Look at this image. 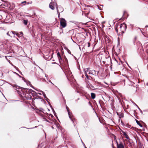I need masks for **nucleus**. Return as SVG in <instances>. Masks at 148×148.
<instances>
[{"label": "nucleus", "mask_w": 148, "mask_h": 148, "mask_svg": "<svg viewBox=\"0 0 148 148\" xmlns=\"http://www.w3.org/2000/svg\"><path fill=\"white\" fill-rule=\"evenodd\" d=\"M118 26H119L120 30L123 33L124 32V31L126 29V25L124 23H123L121 24L117 25V27H118Z\"/></svg>", "instance_id": "obj_1"}, {"label": "nucleus", "mask_w": 148, "mask_h": 148, "mask_svg": "<svg viewBox=\"0 0 148 148\" xmlns=\"http://www.w3.org/2000/svg\"><path fill=\"white\" fill-rule=\"evenodd\" d=\"M55 0H52V2L50 3L49 5V8L52 10L54 9V6H56V8H58L57 5L56 3H55Z\"/></svg>", "instance_id": "obj_2"}, {"label": "nucleus", "mask_w": 148, "mask_h": 148, "mask_svg": "<svg viewBox=\"0 0 148 148\" xmlns=\"http://www.w3.org/2000/svg\"><path fill=\"white\" fill-rule=\"evenodd\" d=\"M60 23L62 27H64L66 26V21L64 19L61 18L60 20Z\"/></svg>", "instance_id": "obj_3"}, {"label": "nucleus", "mask_w": 148, "mask_h": 148, "mask_svg": "<svg viewBox=\"0 0 148 148\" xmlns=\"http://www.w3.org/2000/svg\"><path fill=\"white\" fill-rule=\"evenodd\" d=\"M116 144L117 148H124V145L122 143L120 142L119 143L117 142H116Z\"/></svg>", "instance_id": "obj_4"}, {"label": "nucleus", "mask_w": 148, "mask_h": 148, "mask_svg": "<svg viewBox=\"0 0 148 148\" xmlns=\"http://www.w3.org/2000/svg\"><path fill=\"white\" fill-rule=\"evenodd\" d=\"M104 40L106 43L107 42L108 43L109 42L110 40L109 39V38L107 36H104Z\"/></svg>", "instance_id": "obj_5"}, {"label": "nucleus", "mask_w": 148, "mask_h": 148, "mask_svg": "<svg viewBox=\"0 0 148 148\" xmlns=\"http://www.w3.org/2000/svg\"><path fill=\"white\" fill-rule=\"evenodd\" d=\"M122 132L123 133V135L124 136H125V137L128 140H130V138L128 136L126 133L124 131H122Z\"/></svg>", "instance_id": "obj_6"}, {"label": "nucleus", "mask_w": 148, "mask_h": 148, "mask_svg": "<svg viewBox=\"0 0 148 148\" xmlns=\"http://www.w3.org/2000/svg\"><path fill=\"white\" fill-rule=\"evenodd\" d=\"M91 74L92 73H91ZM88 74H90V70H89V69H87L86 71V77H88V76L87 75Z\"/></svg>", "instance_id": "obj_7"}, {"label": "nucleus", "mask_w": 148, "mask_h": 148, "mask_svg": "<svg viewBox=\"0 0 148 148\" xmlns=\"http://www.w3.org/2000/svg\"><path fill=\"white\" fill-rule=\"evenodd\" d=\"M103 5H100V6L98 5H97V7L100 10H102L103 8Z\"/></svg>", "instance_id": "obj_8"}, {"label": "nucleus", "mask_w": 148, "mask_h": 148, "mask_svg": "<svg viewBox=\"0 0 148 148\" xmlns=\"http://www.w3.org/2000/svg\"><path fill=\"white\" fill-rule=\"evenodd\" d=\"M57 56H58V57L59 60H61L62 59H61V57L60 54L59 52H58L57 53Z\"/></svg>", "instance_id": "obj_9"}, {"label": "nucleus", "mask_w": 148, "mask_h": 148, "mask_svg": "<svg viewBox=\"0 0 148 148\" xmlns=\"http://www.w3.org/2000/svg\"><path fill=\"white\" fill-rule=\"evenodd\" d=\"M136 122L137 124L139 125L140 127H142V125L138 121V120H136Z\"/></svg>", "instance_id": "obj_10"}, {"label": "nucleus", "mask_w": 148, "mask_h": 148, "mask_svg": "<svg viewBox=\"0 0 148 148\" xmlns=\"http://www.w3.org/2000/svg\"><path fill=\"white\" fill-rule=\"evenodd\" d=\"M27 22L28 21L27 20H24L23 21V23L25 25L27 24Z\"/></svg>", "instance_id": "obj_11"}, {"label": "nucleus", "mask_w": 148, "mask_h": 148, "mask_svg": "<svg viewBox=\"0 0 148 148\" xmlns=\"http://www.w3.org/2000/svg\"><path fill=\"white\" fill-rule=\"evenodd\" d=\"M66 108H67V111H68V114H69V117L71 118V115H70V114L69 113V108L68 107H66Z\"/></svg>", "instance_id": "obj_12"}, {"label": "nucleus", "mask_w": 148, "mask_h": 148, "mask_svg": "<svg viewBox=\"0 0 148 148\" xmlns=\"http://www.w3.org/2000/svg\"><path fill=\"white\" fill-rule=\"evenodd\" d=\"M94 71L95 72V74H94L95 75H98V71Z\"/></svg>", "instance_id": "obj_13"}, {"label": "nucleus", "mask_w": 148, "mask_h": 148, "mask_svg": "<svg viewBox=\"0 0 148 148\" xmlns=\"http://www.w3.org/2000/svg\"><path fill=\"white\" fill-rule=\"evenodd\" d=\"M42 93L43 95L45 97H46V95H45V93L44 92H42Z\"/></svg>", "instance_id": "obj_14"}, {"label": "nucleus", "mask_w": 148, "mask_h": 148, "mask_svg": "<svg viewBox=\"0 0 148 148\" xmlns=\"http://www.w3.org/2000/svg\"><path fill=\"white\" fill-rule=\"evenodd\" d=\"M95 97V94L93 93V99H94Z\"/></svg>", "instance_id": "obj_15"}, {"label": "nucleus", "mask_w": 148, "mask_h": 148, "mask_svg": "<svg viewBox=\"0 0 148 148\" xmlns=\"http://www.w3.org/2000/svg\"><path fill=\"white\" fill-rule=\"evenodd\" d=\"M26 1H24L23 2H21V3H20V4H22L24 3H26Z\"/></svg>", "instance_id": "obj_16"}, {"label": "nucleus", "mask_w": 148, "mask_h": 148, "mask_svg": "<svg viewBox=\"0 0 148 148\" xmlns=\"http://www.w3.org/2000/svg\"><path fill=\"white\" fill-rule=\"evenodd\" d=\"M10 33H12V34H14V33H15V32H14V31H12L11 32H10Z\"/></svg>", "instance_id": "obj_17"}, {"label": "nucleus", "mask_w": 148, "mask_h": 148, "mask_svg": "<svg viewBox=\"0 0 148 148\" xmlns=\"http://www.w3.org/2000/svg\"><path fill=\"white\" fill-rule=\"evenodd\" d=\"M16 35L17 36H18V37H19V35H19L18 34V33H16Z\"/></svg>", "instance_id": "obj_18"}, {"label": "nucleus", "mask_w": 148, "mask_h": 148, "mask_svg": "<svg viewBox=\"0 0 148 148\" xmlns=\"http://www.w3.org/2000/svg\"><path fill=\"white\" fill-rule=\"evenodd\" d=\"M90 44L89 43H88V47H89L90 46Z\"/></svg>", "instance_id": "obj_19"}, {"label": "nucleus", "mask_w": 148, "mask_h": 148, "mask_svg": "<svg viewBox=\"0 0 148 148\" xmlns=\"http://www.w3.org/2000/svg\"><path fill=\"white\" fill-rule=\"evenodd\" d=\"M91 97L92 98V93H91Z\"/></svg>", "instance_id": "obj_20"}, {"label": "nucleus", "mask_w": 148, "mask_h": 148, "mask_svg": "<svg viewBox=\"0 0 148 148\" xmlns=\"http://www.w3.org/2000/svg\"><path fill=\"white\" fill-rule=\"evenodd\" d=\"M135 105L137 106L138 108L140 109V108H139L138 107V106H137V105L135 103Z\"/></svg>", "instance_id": "obj_21"}, {"label": "nucleus", "mask_w": 148, "mask_h": 148, "mask_svg": "<svg viewBox=\"0 0 148 148\" xmlns=\"http://www.w3.org/2000/svg\"><path fill=\"white\" fill-rule=\"evenodd\" d=\"M20 34H21V35H22L23 33H22V32H20Z\"/></svg>", "instance_id": "obj_22"}, {"label": "nucleus", "mask_w": 148, "mask_h": 148, "mask_svg": "<svg viewBox=\"0 0 148 148\" xmlns=\"http://www.w3.org/2000/svg\"><path fill=\"white\" fill-rule=\"evenodd\" d=\"M105 23V22H102V24H103V23Z\"/></svg>", "instance_id": "obj_23"}, {"label": "nucleus", "mask_w": 148, "mask_h": 148, "mask_svg": "<svg viewBox=\"0 0 148 148\" xmlns=\"http://www.w3.org/2000/svg\"><path fill=\"white\" fill-rule=\"evenodd\" d=\"M93 23H95V24L97 23V22H96V23H94V22H93Z\"/></svg>", "instance_id": "obj_24"}, {"label": "nucleus", "mask_w": 148, "mask_h": 148, "mask_svg": "<svg viewBox=\"0 0 148 148\" xmlns=\"http://www.w3.org/2000/svg\"><path fill=\"white\" fill-rule=\"evenodd\" d=\"M93 30H94V29H95V28L93 27Z\"/></svg>", "instance_id": "obj_25"}, {"label": "nucleus", "mask_w": 148, "mask_h": 148, "mask_svg": "<svg viewBox=\"0 0 148 148\" xmlns=\"http://www.w3.org/2000/svg\"><path fill=\"white\" fill-rule=\"evenodd\" d=\"M95 114L96 115H97V114L96 113V112H95Z\"/></svg>", "instance_id": "obj_26"}, {"label": "nucleus", "mask_w": 148, "mask_h": 148, "mask_svg": "<svg viewBox=\"0 0 148 148\" xmlns=\"http://www.w3.org/2000/svg\"><path fill=\"white\" fill-rule=\"evenodd\" d=\"M9 32H8L7 33V34L9 36Z\"/></svg>", "instance_id": "obj_27"}, {"label": "nucleus", "mask_w": 148, "mask_h": 148, "mask_svg": "<svg viewBox=\"0 0 148 148\" xmlns=\"http://www.w3.org/2000/svg\"><path fill=\"white\" fill-rule=\"evenodd\" d=\"M141 112L142 113H143L142 111L141 110Z\"/></svg>", "instance_id": "obj_28"}, {"label": "nucleus", "mask_w": 148, "mask_h": 148, "mask_svg": "<svg viewBox=\"0 0 148 148\" xmlns=\"http://www.w3.org/2000/svg\"><path fill=\"white\" fill-rule=\"evenodd\" d=\"M116 32H117V31H118V30H117H117H116Z\"/></svg>", "instance_id": "obj_29"}, {"label": "nucleus", "mask_w": 148, "mask_h": 148, "mask_svg": "<svg viewBox=\"0 0 148 148\" xmlns=\"http://www.w3.org/2000/svg\"><path fill=\"white\" fill-rule=\"evenodd\" d=\"M90 105H91V103H90Z\"/></svg>", "instance_id": "obj_30"}, {"label": "nucleus", "mask_w": 148, "mask_h": 148, "mask_svg": "<svg viewBox=\"0 0 148 148\" xmlns=\"http://www.w3.org/2000/svg\"><path fill=\"white\" fill-rule=\"evenodd\" d=\"M103 27H104V25H103Z\"/></svg>", "instance_id": "obj_31"}, {"label": "nucleus", "mask_w": 148, "mask_h": 148, "mask_svg": "<svg viewBox=\"0 0 148 148\" xmlns=\"http://www.w3.org/2000/svg\"><path fill=\"white\" fill-rule=\"evenodd\" d=\"M29 4V3H27V4Z\"/></svg>", "instance_id": "obj_32"}, {"label": "nucleus", "mask_w": 148, "mask_h": 148, "mask_svg": "<svg viewBox=\"0 0 148 148\" xmlns=\"http://www.w3.org/2000/svg\"><path fill=\"white\" fill-rule=\"evenodd\" d=\"M96 22H97L98 21H96Z\"/></svg>", "instance_id": "obj_33"}, {"label": "nucleus", "mask_w": 148, "mask_h": 148, "mask_svg": "<svg viewBox=\"0 0 148 148\" xmlns=\"http://www.w3.org/2000/svg\"><path fill=\"white\" fill-rule=\"evenodd\" d=\"M52 0L53 1V0Z\"/></svg>", "instance_id": "obj_34"}, {"label": "nucleus", "mask_w": 148, "mask_h": 148, "mask_svg": "<svg viewBox=\"0 0 148 148\" xmlns=\"http://www.w3.org/2000/svg\"><path fill=\"white\" fill-rule=\"evenodd\" d=\"M85 148H86V147H85Z\"/></svg>", "instance_id": "obj_35"}]
</instances>
